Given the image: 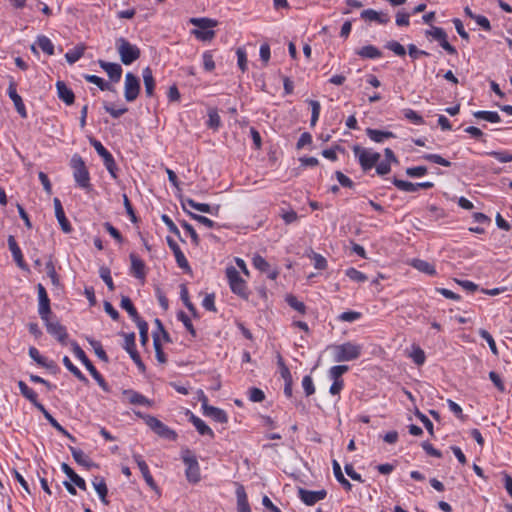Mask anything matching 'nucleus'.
Returning a JSON list of instances; mask_svg holds the SVG:
<instances>
[{
    "label": "nucleus",
    "instance_id": "f257e3e1",
    "mask_svg": "<svg viewBox=\"0 0 512 512\" xmlns=\"http://www.w3.org/2000/svg\"><path fill=\"white\" fill-rule=\"evenodd\" d=\"M335 362H349L358 359L363 350V346L351 341L332 345L329 347Z\"/></svg>",
    "mask_w": 512,
    "mask_h": 512
},
{
    "label": "nucleus",
    "instance_id": "f03ea898",
    "mask_svg": "<svg viewBox=\"0 0 512 512\" xmlns=\"http://www.w3.org/2000/svg\"><path fill=\"white\" fill-rule=\"evenodd\" d=\"M70 166L73 170V178L76 185L81 189L90 190V173L82 157L78 154H74L70 160Z\"/></svg>",
    "mask_w": 512,
    "mask_h": 512
},
{
    "label": "nucleus",
    "instance_id": "7ed1b4c3",
    "mask_svg": "<svg viewBox=\"0 0 512 512\" xmlns=\"http://www.w3.org/2000/svg\"><path fill=\"white\" fill-rule=\"evenodd\" d=\"M115 45L124 65H131L140 58L141 51L138 46L130 43L127 39L120 37L116 40Z\"/></svg>",
    "mask_w": 512,
    "mask_h": 512
},
{
    "label": "nucleus",
    "instance_id": "20e7f679",
    "mask_svg": "<svg viewBox=\"0 0 512 512\" xmlns=\"http://www.w3.org/2000/svg\"><path fill=\"white\" fill-rule=\"evenodd\" d=\"M353 153L357 158L361 169L366 172L371 170L379 162L381 155L378 152L373 151L369 148L361 147L360 145H354Z\"/></svg>",
    "mask_w": 512,
    "mask_h": 512
},
{
    "label": "nucleus",
    "instance_id": "39448f33",
    "mask_svg": "<svg viewBox=\"0 0 512 512\" xmlns=\"http://www.w3.org/2000/svg\"><path fill=\"white\" fill-rule=\"evenodd\" d=\"M73 353L74 355L82 362V364L86 367V369L90 372L91 376L96 380L99 386L104 390L108 391V385L103 378V376L98 372L89 358L86 356L83 349L77 344H73Z\"/></svg>",
    "mask_w": 512,
    "mask_h": 512
},
{
    "label": "nucleus",
    "instance_id": "423d86ee",
    "mask_svg": "<svg viewBox=\"0 0 512 512\" xmlns=\"http://www.w3.org/2000/svg\"><path fill=\"white\" fill-rule=\"evenodd\" d=\"M182 460L186 466L185 475L190 483L200 481V467L196 456L189 449L182 452Z\"/></svg>",
    "mask_w": 512,
    "mask_h": 512
},
{
    "label": "nucleus",
    "instance_id": "0eeeda50",
    "mask_svg": "<svg viewBox=\"0 0 512 512\" xmlns=\"http://www.w3.org/2000/svg\"><path fill=\"white\" fill-rule=\"evenodd\" d=\"M226 276L228 278L232 292L242 298H247V285L245 280L240 276L239 272L234 267H229L226 269Z\"/></svg>",
    "mask_w": 512,
    "mask_h": 512
},
{
    "label": "nucleus",
    "instance_id": "6e6552de",
    "mask_svg": "<svg viewBox=\"0 0 512 512\" xmlns=\"http://www.w3.org/2000/svg\"><path fill=\"white\" fill-rule=\"evenodd\" d=\"M91 145L94 147L98 155L103 159L104 166L110 173L111 177L117 178V165L112 154L102 145V143L96 139L90 140Z\"/></svg>",
    "mask_w": 512,
    "mask_h": 512
},
{
    "label": "nucleus",
    "instance_id": "1a4fd4ad",
    "mask_svg": "<svg viewBox=\"0 0 512 512\" xmlns=\"http://www.w3.org/2000/svg\"><path fill=\"white\" fill-rule=\"evenodd\" d=\"M146 424L160 437L175 440L177 434L174 430L170 429L162 421L153 416L146 417Z\"/></svg>",
    "mask_w": 512,
    "mask_h": 512
},
{
    "label": "nucleus",
    "instance_id": "9d476101",
    "mask_svg": "<svg viewBox=\"0 0 512 512\" xmlns=\"http://www.w3.org/2000/svg\"><path fill=\"white\" fill-rule=\"evenodd\" d=\"M140 92V82L137 76L128 72L125 75L124 97L126 101L133 102L136 100Z\"/></svg>",
    "mask_w": 512,
    "mask_h": 512
},
{
    "label": "nucleus",
    "instance_id": "9b49d317",
    "mask_svg": "<svg viewBox=\"0 0 512 512\" xmlns=\"http://www.w3.org/2000/svg\"><path fill=\"white\" fill-rule=\"evenodd\" d=\"M124 338L125 339H124L123 348L130 355L131 359L136 364L138 369L140 371L144 372L145 371V365L142 362V360L140 358V355H139V353L136 350L135 334L134 333L124 334Z\"/></svg>",
    "mask_w": 512,
    "mask_h": 512
},
{
    "label": "nucleus",
    "instance_id": "f8f14e48",
    "mask_svg": "<svg viewBox=\"0 0 512 512\" xmlns=\"http://www.w3.org/2000/svg\"><path fill=\"white\" fill-rule=\"evenodd\" d=\"M37 292L39 300L38 313L42 320H46V318L51 313L50 299L48 297L45 287L41 283L37 285Z\"/></svg>",
    "mask_w": 512,
    "mask_h": 512
},
{
    "label": "nucleus",
    "instance_id": "ddd939ff",
    "mask_svg": "<svg viewBox=\"0 0 512 512\" xmlns=\"http://www.w3.org/2000/svg\"><path fill=\"white\" fill-rule=\"evenodd\" d=\"M327 496L326 490H318V491H310L304 488L298 489V497L301 501L308 505L312 506L320 500H323Z\"/></svg>",
    "mask_w": 512,
    "mask_h": 512
},
{
    "label": "nucleus",
    "instance_id": "4468645a",
    "mask_svg": "<svg viewBox=\"0 0 512 512\" xmlns=\"http://www.w3.org/2000/svg\"><path fill=\"white\" fill-rule=\"evenodd\" d=\"M133 459L136 462L139 470L141 471V474H142L146 484L151 489H153L158 494H160L159 488H158L156 482L154 481V479H153V477H152V475H151V473L149 471V467L146 464V462L143 460L142 456L135 453V454H133Z\"/></svg>",
    "mask_w": 512,
    "mask_h": 512
},
{
    "label": "nucleus",
    "instance_id": "2eb2a0df",
    "mask_svg": "<svg viewBox=\"0 0 512 512\" xmlns=\"http://www.w3.org/2000/svg\"><path fill=\"white\" fill-rule=\"evenodd\" d=\"M47 328V332L55 337L59 342L65 344L68 337L66 328L61 325L58 321H51L49 316L46 320H43Z\"/></svg>",
    "mask_w": 512,
    "mask_h": 512
},
{
    "label": "nucleus",
    "instance_id": "dca6fc26",
    "mask_svg": "<svg viewBox=\"0 0 512 512\" xmlns=\"http://www.w3.org/2000/svg\"><path fill=\"white\" fill-rule=\"evenodd\" d=\"M392 183L395 185L397 189L404 192H416L419 189H430L434 186L432 182H421V183H412L409 181L400 180L394 178Z\"/></svg>",
    "mask_w": 512,
    "mask_h": 512
},
{
    "label": "nucleus",
    "instance_id": "f3484780",
    "mask_svg": "<svg viewBox=\"0 0 512 512\" xmlns=\"http://www.w3.org/2000/svg\"><path fill=\"white\" fill-rule=\"evenodd\" d=\"M7 94L9 98L12 100L15 109L19 113V115L22 118H27V111L25 105L23 103L21 96L17 93V85L14 81H10L7 89Z\"/></svg>",
    "mask_w": 512,
    "mask_h": 512
},
{
    "label": "nucleus",
    "instance_id": "a211bd4d",
    "mask_svg": "<svg viewBox=\"0 0 512 512\" xmlns=\"http://www.w3.org/2000/svg\"><path fill=\"white\" fill-rule=\"evenodd\" d=\"M202 409L205 416L211 417L218 423H226L228 421L226 412L220 408L208 405L207 398L205 396L202 401Z\"/></svg>",
    "mask_w": 512,
    "mask_h": 512
},
{
    "label": "nucleus",
    "instance_id": "6ab92c4d",
    "mask_svg": "<svg viewBox=\"0 0 512 512\" xmlns=\"http://www.w3.org/2000/svg\"><path fill=\"white\" fill-rule=\"evenodd\" d=\"M99 66L108 74L112 82H119L122 76V67L118 63L107 62L104 60L98 61Z\"/></svg>",
    "mask_w": 512,
    "mask_h": 512
},
{
    "label": "nucleus",
    "instance_id": "aec40b11",
    "mask_svg": "<svg viewBox=\"0 0 512 512\" xmlns=\"http://www.w3.org/2000/svg\"><path fill=\"white\" fill-rule=\"evenodd\" d=\"M53 204L55 209V216L61 226L62 231L64 233H70L72 231V226L65 216L61 201L58 198H54Z\"/></svg>",
    "mask_w": 512,
    "mask_h": 512
},
{
    "label": "nucleus",
    "instance_id": "412c9836",
    "mask_svg": "<svg viewBox=\"0 0 512 512\" xmlns=\"http://www.w3.org/2000/svg\"><path fill=\"white\" fill-rule=\"evenodd\" d=\"M360 16L365 21H374L381 25H385L390 21V16L388 13L378 12L374 9L363 10Z\"/></svg>",
    "mask_w": 512,
    "mask_h": 512
},
{
    "label": "nucleus",
    "instance_id": "4be33fe9",
    "mask_svg": "<svg viewBox=\"0 0 512 512\" xmlns=\"http://www.w3.org/2000/svg\"><path fill=\"white\" fill-rule=\"evenodd\" d=\"M9 250L12 253L13 259L21 269H27V265L24 261L22 251L20 247L18 246L14 236L10 235L7 239Z\"/></svg>",
    "mask_w": 512,
    "mask_h": 512
},
{
    "label": "nucleus",
    "instance_id": "5701e85b",
    "mask_svg": "<svg viewBox=\"0 0 512 512\" xmlns=\"http://www.w3.org/2000/svg\"><path fill=\"white\" fill-rule=\"evenodd\" d=\"M129 257H130V261H131V267H130L131 274L135 278L143 280L146 275L145 263L135 253H131Z\"/></svg>",
    "mask_w": 512,
    "mask_h": 512
},
{
    "label": "nucleus",
    "instance_id": "b1692460",
    "mask_svg": "<svg viewBox=\"0 0 512 512\" xmlns=\"http://www.w3.org/2000/svg\"><path fill=\"white\" fill-rule=\"evenodd\" d=\"M166 241L169 248L173 251L178 266L183 269L189 268L188 260L186 259L184 253L181 251L179 245L169 236L166 237Z\"/></svg>",
    "mask_w": 512,
    "mask_h": 512
},
{
    "label": "nucleus",
    "instance_id": "393cba45",
    "mask_svg": "<svg viewBox=\"0 0 512 512\" xmlns=\"http://www.w3.org/2000/svg\"><path fill=\"white\" fill-rule=\"evenodd\" d=\"M57 95L65 104L72 105L75 100L74 92L63 82H56Z\"/></svg>",
    "mask_w": 512,
    "mask_h": 512
},
{
    "label": "nucleus",
    "instance_id": "a878e982",
    "mask_svg": "<svg viewBox=\"0 0 512 512\" xmlns=\"http://www.w3.org/2000/svg\"><path fill=\"white\" fill-rule=\"evenodd\" d=\"M366 135L375 143H384L386 140L396 137V135L391 131H383L373 128H367Z\"/></svg>",
    "mask_w": 512,
    "mask_h": 512
},
{
    "label": "nucleus",
    "instance_id": "bb28decb",
    "mask_svg": "<svg viewBox=\"0 0 512 512\" xmlns=\"http://www.w3.org/2000/svg\"><path fill=\"white\" fill-rule=\"evenodd\" d=\"M92 485H93L96 493L98 494L101 502L104 505H108V503H109L107 500L108 488H107L105 479L101 476H96V477H94V479L92 481Z\"/></svg>",
    "mask_w": 512,
    "mask_h": 512
},
{
    "label": "nucleus",
    "instance_id": "cd10ccee",
    "mask_svg": "<svg viewBox=\"0 0 512 512\" xmlns=\"http://www.w3.org/2000/svg\"><path fill=\"white\" fill-rule=\"evenodd\" d=\"M62 471L67 475L72 483H74L79 489L86 490V482L80 477L78 474L74 472V470L66 463H62L61 465Z\"/></svg>",
    "mask_w": 512,
    "mask_h": 512
},
{
    "label": "nucleus",
    "instance_id": "c85d7f7f",
    "mask_svg": "<svg viewBox=\"0 0 512 512\" xmlns=\"http://www.w3.org/2000/svg\"><path fill=\"white\" fill-rule=\"evenodd\" d=\"M190 422L194 425L200 435H207L210 438H214L213 430L199 417L191 413L189 418Z\"/></svg>",
    "mask_w": 512,
    "mask_h": 512
},
{
    "label": "nucleus",
    "instance_id": "c756f323",
    "mask_svg": "<svg viewBox=\"0 0 512 512\" xmlns=\"http://www.w3.org/2000/svg\"><path fill=\"white\" fill-rule=\"evenodd\" d=\"M123 395L126 397L127 401L133 405H150V400L147 399L144 395L136 392L134 390H124Z\"/></svg>",
    "mask_w": 512,
    "mask_h": 512
},
{
    "label": "nucleus",
    "instance_id": "7c9ffc66",
    "mask_svg": "<svg viewBox=\"0 0 512 512\" xmlns=\"http://www.w3.org/2000/svg\"><path fill=\"white\" fill-rule=\"evenodd\" d=\"M356 54L365 59H379L382 52L374 45H366L356 50Z\"/></svg>",
    "mask_w": 512,
    "mask_h": 512
},
{
    "label": "nucleus",
    "instance_id": "2f4dec72",
    "mask_svg": "<svg viewBox=\"0 0 512 512\" xmlns=\"http://www.w3.org/2000/svg\"><path fill=\"white\" fill-rule=\"evenodd\" d=\"M142 76H143L145 93L148 97H152L154 95L155 80H154L152 70L150 69V67H146L143 69Z\"/></svg>",
    "mask_w": 512,
    "mask_h": 512
},
{
    "label": "nucleus",
    "instance_id": "473e14b6",
    "mask_svg": "<svg viewBox=\"0 0 512 512\" xmlns=\"http://www.w3.org/2000/svg\"><path fill=\"white\" fill-rule=\"evenodd\" d=\"M18 387L21 392V394L29 400L36 408L38 405H42L40 402H38V395L37 393L30 388L24 381L20 380L18 381Z\"/></svg>",
    "mask_w": 512,
    "mask_h": 512
},
{
    "label": "nucleus",
    "instance_id": "72a5a7b5",
    "mask_svg": "<svg viewBox=\"0 0 512 512\" xmlns=\"http://www.w3.org/2000/svg\"><path fill=\"white\" fill-rule=\"evenodd\" d=\"M37 409L39 411H41L45 417V419L56 429L58 430L59 432L63 433L64 435H66L67 437H69L71 440L74 441V437L69 434L67 432V430H65L63 428L62 425L59 424V422L46 410V408L43 406V405H38L37 406Z\"/></svg>",
    "mask_w": 512,
    "mask_h": 512
},
{
    "label": "nucleus",
    "instance_id": "f704fd0d",
    "mask_svg": "<svg viewBox=\"0 0 512 512\" xmlns=\"http://www.w3.org/2000/svg\"><path fill=\"white\" fill-rule=\"evenodd\" d=\"M120 306L122 309L126 310L129 316L132 318V320L135 323H138V321H142L143 319L139 316L136 308L134 307L131 299L127 296H123L121 299Z\"/></svg>",
    "mask_w": 512,
    "mask_h": 512
},
{
    "label": "nucleus",
    "instance_id": "c9c22d12",
    "mask_svg": "<svg viewBox=\"0 0 512 512\" xmlns=\"http://www.w3.org/2000/svg\"><path fill=\"white\" fill-rule=\"evenodd\" d=\"M411 266L417 269L418 271L425 273L427 275L433 276L436 274V269L433 264L421 260V259H413L411 261Z\"/></svg>",
    "mask_w": 512,
    "mask_h": 512
},
{
    "label": "nucleus",
    "instance_id": "e433bc0d",
    "mask_svg": "<svg viewBox=\"0 0 512 512\" xmlns=\"http://www.w3.org/2000/svg\"><path fill=\"white\" fill-rule=\"evenodd\" d=\"M333 473L336 480L344 487L345 490L350 491L352 484L344 477L341 466L337 460L332 461Z\"/></svg>",
    "mask_w": 512,
    "mask_h": 512
},
{
    "label": "nucleus",
    "instance_id": "4c0bfd02",
    "mask_svg": "<svg viewBox=\"0 0 512 512\" xmlns=\"http://www.w3.org/2000/svg\"><path fill=\"white\" fill-rule=\"evenodd\" d=\"M69 450L71 451V454H72L74 460L79 465L85 466L87 468L93 466V463L91 462L89 457L81 449L70 446Z\"/></svg>",
    "mask_w": 512,
    "mask_h": 512
},
{
    "label": "nucleus",
    "instance_id": "58836bf2",
    "mask_svg": "<svg viewBox=\"0 0 512 512\" xmlns=\"http://www.w3.org/2000/svg\"><path fill=\"white\" fill-rule=\"evenodd\" d=\"M63 364L79 381L85 384L88 383L86 376L72 363L68 356H64Z\"/></svg>",
    "mask_w": 512,
    "mask_h": 512
},
{
    "label": "nucleus",
    "instance_id": "ea45409f",
    "mask_svg": "<svg viewBox=\"0 0 512 512\" xmlns=\"http://www.w3.org/2000/svg\"><path fill=\"white\" fill-rule=\"evenodd\" d=\"M473 116L478 119H483L491 123H498L501 121L500 115L495 111L479 110L473 113Z\"/></svg>",
    "mask_w": 512,
    "mask_h": 512
},
{
    "label": "nucleus",
    "instance_id": "a19ab883",
    "mask_svg": "<svg viewBox=\"0 0 512 512\" xmlns=\"http://www.w3.org/2000/svg\"><path fill=\"white\" fill-rule=\"evenodd\" d=\"M236 493L238 512H251L247 496L243 487L238 488Z\"/></svg>",
    "mask_w": 512,
    "mask_h": 512
},
{
    "label": "nucleus",
    "instance_id": "79ce46f5",
    "mask_svg": "<svg viewBox=\"0 0 512 512\" xmlns=\"http://www.w3.org/2000/svg\"><path fill=\"white\" fill-rule=\"evenodd\" d=\"M84 79L89 83L95 84L102 91L112 90L111 85L99 76L92 75V74H85Z\"/></svg>",
    "mask_w": 512,
    "mask_h": 512
},
{
    "label": "nucleus",
    "instance_id": "37998d69",
    "mask_svg": "<svg viewBox=\"0 0 512 512\" xmlns=\"http://www.w3.org/2000/svg\"><path fill=\"white\" fill-rule=\"evenodd\" d=\"M36 44L47 55L54 54V44L47 36H38Z\"/></svg>",
    "mask_w": 512,
    "mask_h": 512
},
{
    "label": "nucleus",
    "instance_id": "c03bdc74",
    "mask_svg": "<svg viewBox=\"0 0 512 512\" xmlns=\"http://www.w3.org/2000/svg\"><path fill=\"white\" fill-rule=\"evenodd\" d=\"M85 48L83 46H76L73 49L69 50L65 54V58L69 64L76 63L84 54Z\"/></svg>",
    "mask_w": 512,
    "mask_h": 512
},
{
    "label": "nucleus",
    "instance_id": "a18cd8bd",
    "mask_svg": "<svg viewBox=\"0 0 512 512\" xmlns=\"http://www.w3.org/2000/svg\"><path fill=\"white\" fill-rule=\"evenodd\" d=\"M190 23L203 30L215 27L217 25V22L210 18H191Z\"/></svg>",
    "mask_w": 512,
    "mask_h": 512
},
{
    "label": "nucleus",
    "instance_id": "49530a36",
    "mask_svg": "<svg viewBox=\"0 0 512 512\" xmlns=\"http://www.w3.org/2000/svg\"><path fill=\"white\" fill-rule=\"evenodd\" d=\"M308 104L311 107V120L310 125L314 127L319 120L321 104L317 100H307Z\"/></svg>",
    "mask_w": 512,
    "mask_h": 512
},
{
    "label": "nucleus",
    "instance_id": "de8ad7c7",
    "mask_svg": "<svg viewBox=\"0 0 512 512\" xmlns=\"http://www.w3.org/2000/svg\"><path fill=\"white\" fill-rule=\"evenodd\" d=\"M88 342H89L90 346L93 348L96 356L100 360H102L104 362L109 361L108 356H107L106 352L104 351L100 341L95 340V339H88Z\"/></svg>",
    "mask_w": 512,
    "mask_h": 512
},
{
    "label": "nucleus",
    "instance_id": "09e8293b",
    "mask_svg": "<svg viewBox=\"0 0 512 512\" xmlns=\"http://www.w3.org/2000/svg\"><path fill=\"white\" fill-rule=\"evenodd\" d=\"M345 275L352 281L357 283H363L367 281L368 277L361 271L351 267L346 269Z\"/></svg>",
    "mask_w": 512,
    "mask_h": 512
},
{
    "label": "nucleus",
    "instance_id": "8fccbe9b",
    "mask_svg": "<svg viewBox=\"0 0 512 512\" xmlns=\"http://www.w3.org/2000/svg\"><path fill=\"white\" fill-rule=\"evenodd\" d=\"M488 156H491L498 160L501 163L512 162V152L503 150V151H490L486 153Z\"/></svg>",
    "mask_w": 512,
    "mask_h": 512
},
{
    "label": "nucleus",
    "instance_id": "3c124183",
    "mask_svg": "<svg viewBox=\"0 0 512 512\" xmlns=\"http://www.w3.org/2000/svg\"><path fill=\"white\" fill-rule=\"evenodd\" d=\"M349 370L347 365H336L329 369L328 375L331 380H342L341 376Z\"/></svg>",
    "mask_w": 512,
    "mask_h": 512
},
{
    "label": "nucleus",
    "instance_id": "603ef678",
    "mask_svg": "<svg viewBox=\"0 0 512 512\" xmlns=\"http://www.w3.org/2000/svg\"><path fill=\"white\" fill-rule=\"evenodd\" d=\"M286 302L294 310L298 311L301 314H305V312H306L305 304L303 302L299 301L294 295H287Z\"/></svg>",
    "mask_w": 512,
    "mask_h": 512
},
{
    "label": "nucleus",
    "instance_id": "864d4df0",
    "mask_svg": "<svg viewBox=\"0 0 512 512\" xmlns=\"http://www.w3.org/2000/svg\"><path fill=\"white\" fill-rule=\"evenodd\" d=\"M422 158L426 161L444 166V167H450L451 162L445 158H443L441 155L438 154H425L422 156Z\"/></svg>",
    "mask_w": 512,
    "mask_h": 512
},
{
    "label": "nucleus",
    "instance_id": "5fc2aeb1",
    "mask_svg": "<svg viewBox=\"0 0 512 512\" xmlns=\"http://www.w3.org/2000/svg\"><path fill=\"white\" fill-rule=\"evenodd\" d=\"M252 264L257 270L263 273L269 272L270 264L266 261L264 257L260 255H255L253 257Z\"/></svg>",
    "mask_w": 512,
    "mask_h": 512
},
{
    "label": "nucleus",
    "instance_id": "6e6d98bb",
    "mask_svg": "<svg viewBox=\"0 0 512 512\" xmlns=\"http://www.w3.org/2000/svg\"><path fill=\"white\" fill-rule=\"evenodd\" d=\"M479 335L481 336V338H483L487 342L491 352L495 356H498V349H497L496 343H495L492 335L488 331H486L485 329H480L479 330Z\"/></svg>",
    "mask_w": 512,
    "mask_h": 512
},
{
    "label": "nucleus",
    "instance_id": "4d7b16f0",
    "mask_svg": "<svg viewBox=\"0 0 512 512\" xmlns=\"http://www.w3.org/2000/svg\"><path fill=\"white\" fill-rule=\"evenodd\" d=\"M189 215L191 216L192 219L196 220L197 222H199L200 224L204 225L207 228L213 229L219 227L216 222H214L213 220L209 219L206 216H202L192 212H189Z\"/></svg>",
    "mask_w": 512,
    "mask_h": 512
},
{
    "label": "nucleus",
    "instance_id": "13d9d810",
    "mask_svg": "<svg viewBox=\"0 0 512 512\" xmlns=\"http://www.w3.org/2000/svg\"><path fill=\"white\" fill-rule=\"evenodd\" d=\"M404 117L415 125H423L424 119L416 111L412 109H405L403 111Z\"/></svg>",
    "mask_w": 512,
    "mask_h": 512
},
{
    "label": "nucleus",
    "instance_id": "bf43d9fd",
    "mask_svg": "<svg viewBox=\"0 0 512 512\" xmlns=\"http://www.w3.org/2000/svg\"><path fill=\"white\" fill-rule=\"evenodd\" d=\"M177 318L179 321H181L183 323V325L185 326V328L187 329V331L193 336L195 337L196 336V331L192 325V322H191V319L189 318V316L183 312V311H180L178 314H177Z\"/></svg>",
    "mask_w": 512,
    "mask_h": 512
},
{
    "label": "nucleus",
    "instance_id": "052dcab7",
    "mask_svg": "<svg viewBox=\"0 0 512 512\" xmlns=\"http://www.w3.org/2000/svg\"><path fill=\"white\" fill-rule=\"evenodd\" d=\"M385 48L389 49L390 51L394 52L397 56L403 57L406 55V50L403 45H401L397 41H389L386 43Z\"/></svg>",
    "mask_w": 512,
    "mask_h": 512
},
{
    "label": "nucleus",
    "instance_id": "680f3d73",
    "mask_svg": "<svg viewBox=\"0 0 512 512\" xmlns=\"http://www.w3.org/2000/svg\"><path fill=\"white\" fill-rule=\"evenodd\" d=\"M138 329H139V334H140V342L142 345H146V343L148 342V330H149V326H148V323L145 321V320H142V321H138V323H136Z\"/></svg>",
    "mask_w": 512,
    "mask_h": 512
},
{
    "label": "nucleus",
    "instance_id": "e2e57ef3",
    "mask_svg": "<svg viewBox=\"0 0 512 512\" xmlns=\"http://www.w3.org/2000/svg\"><path fill=\"white\" fill-rule=\"evenodd\" d=\"M426 36H431L434 40H443V37H447L445 30L441 27L432 26L430 30L425 32Z\"/></svg>",
    "mask_w": 512,
    "mask_h": 512
},
{
    "label": "nucleus",
    "instance_id": "0e129e2a",
    "mask_svg": "<svg viewBox=\"0 0 512 512\" xmlns=\"http://www.w3.org/2000/svg\"><path fill=\"white\" fill-rule=\"evenodd\" d=\"M203 67L206 71H213L215 68V62L211 51H205L202 55Z\"/></svg>",
    "mask_w": 512,
    "mask_h": 512
},
{
    "label": "nucleus",
    "instance_id": "69168bd1",
    "mask_svg": "<svg viewBox=\"0 0 512 512\" xmlns=\"http://www.w3.org/2000/svg\"><path fill=\"white\" fill-rule=\"evenodd\" d=\"M46 273L48 277L51 279L53 285L57 286L59 284V278L55 270V266L51 260H49L45 265Z\"/></svg>",
    "mask_w": 512,
    "mask_h": 512
},
{
    "label": "nucleus",
    "instance_id": "338daca9",
    "mask_svg": "<svg viewBox=\"0 0 512 512\" xmlns=\"http://www.w3.org/2000/svg\"><path fill=\"white\" fill-rule=\"evenodd\" d=\"M361 316L362 314L357 311H345L339 315L338 319L343 322H354L360 319Z\"/></svg>",
    "mask_w": 512,
    "mask_h": 512
},
{
    "label": "nucleus",
    "instance_id": "774afa93",
    "mask_svg": "<svg viewBox=\"0 0 512 512\" xmlns=\"http://www.w3.org/2000/svg\"><path fill=\"white\" fill-rule=\"evenodd\" d=\"M249 400L252 402H262L265 399L264 392L256 387H252L248 390Z\"/></svg>",
    "mask_w": 512,
    "mask_h": 512
}]
</instances>
